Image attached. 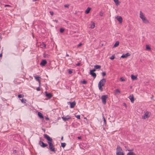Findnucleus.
I'll use <instances>...</instances> for the list:
<instances>
[{
  "mask_svg": "<svg viewBox=\"0 0 155 155\" xmlns=\"http://www.w3.org/2000/svg\"><path fill=\"white\" fill-rule=\"evenodd\" d=\"M44 138L47 139L48 140V143L49 145V148L50 150L55 152L56 150L54 146L52 143V139L47 134H44Z\"/></svg>",
  "mask_w": 155,
  "mask_h": 155,
  "instance_id": "nucleus-1",
  "label": "nucleus"
},
{
  "mask_svg": "<svg viewBox=\"0 0 155 155\" xmlns=\"http://www.w3.org/2000/svg\"><path fill=\"white\" fill-rule=\"evenodd\" d=\"M140 17L141 18L144 23L147 24L149 23V21L141 11L140 12Z\"/></svg>",
  "mask_w": 155,
  "mask_h": 155,
  "instance_id": "nucleus-2",
  "label": "nucleus"
},
{
  "mask_svg": "<svg viewBox=\"0 0 155 155\" xmlns=\"http://www.w3.org/2000/svg\"><path fill=\"white\" fill-rule=\"evenodd\" d=\"M106 81V79L103 78L98 83V86L99 89L101 91L103 90L102 87L105 84Z\"/></svg>",
  "mask_w": 155,
  "mask_h": 155,
  "instance_id": "nucleus-3",
  "label": "nucleus"
},
{
  "mask_svg": "<svg viewBox=\"0 0 155 155\" xmlns=\"http://www.w3.org/2000/svg\"><path fill=\"white\" fill-rule=\"evenodd\" d=\"M116 150L117 155H124V153L122 152V150L120 146H117Z\"/></svg>",
  "mask_w": 155,
  "mask_h": 155,
  "instance_id": "nucleus-4",
  "label": "nucleus"
},
{
  "mask_svg": "<svg viewBox=\"0 0 155 155\" xmlns=\"http://www.w3.org/2000/svg\"><path fill=\"white\" fill-rule=\"evenodd\" d=\"M150 113L148 111H146L144 112V114L143 116H142V118L143 119L148 118L150 115Z\"/></svg>",
  "mask_w": 155,
  "mask_h": 155,
  "instance_id": "nucleus-5",
  "label": "nucleus"
},
{
  "mask_svg": "<svg viewBox=\"0 0 155 155\" xmlns=\"http://www.w3.org/2000/svg\"><path fill=\"white\" fill-rule=\"evenodd\" d=\"M107 98V96L106 95H103L101 97V99L103 104H105L106 102V99Z\"/></svg>",
  "mask_w": 155,
  "mask_h": 155,
  "instance_id": "nucleus-6",
  "label": "nucleus"
},
{
  "mask_svg": "<svg viewBox=\"0 0 155 155\" xmlns=\"http://www.w3.org/2000/svg\"><path fill=\"white\" fill-rule=\"evenodd\" d=\"M40 140L39 142V144L42 147H45L47 146V144L41 141L42 139L41 138H40Z\"/></svg>",
  "mask_w": 155,
  "mask_h": 155,
  "instance_id": "nucleus-7",
  "label": "nucleus"
},
{
  "mask_svg": "<svg viewBox=\"0 0 155 155\" xmlns=\"http://www.w3.org/2000/svg\"><path fill=\"white\" fill-rule=\"evenodd\" d=\"M68 104L70 105V107L71 108H73L75 105L76 103L74 101L73 102H68Z\"/></svg>",
  "mask_w": 155,
  "mask_h": 155,
  "instance_id": "nucleus-8",
  "label": "nucleus"
},
{
  "mask_svg": "<svg viewBox=\"0 0 155 155\" xmlns=\"http://www.w3.org/2000/svg\"><path fill=\"white\" fill-rule=\"evenodd\" d=\"M62 118L64 121H65L68 120H69L71 118V117L70 116L67 115L65 117H62Z\"/></svg>",
  "mask_w": 155,
  "mask_h": 155,
  "instance_id": "nucleus-9",
  "label": "nucleus"
},
{
  "mask_svg": "<svg viewBox=\"0 0 155 155\" xmlns=\"http://www.w3.org/2000/svg\"><path fill=\"white\" fill-rule=\"evenodd\" d=\"M45 96L49 99L51 98L52 96V95L51 93H48L47 92H45Z\"/></svg>",
  "mask_w": 155,
  "mask_h": 155,
  "instance_id": "nucleus-10",
  "label": "nucleus"
},
{
  "mask_svg": "<svg viewBox=\"0 0 155 155\" xmlns=\"http://www.w3.org/2000/svg\"><path fill=\"white\" fill-rule=\"evenodd\" d=\"M47 63L46 61L45 60H43L41 62L40 64L41 66H45Z\"/></svg>",
  "mask_w": 155,
  "mask_h": 155,
  "instance_id": "nucleus-11",
  "label": "nucleus"
},
{
  "mask_svg": "<svg viewBox=\"0 0 155 155\" xmlns=\"http://www.w3.org/2000/svg\"><path fill=\"white\" fill-rule=\"evenodd\" d=\"M130 54L128 53H127L126 54H123L121 57V58H126L128 56H130Z\"/></svg>",
  "mask_w": 155,
  "mask_h": 155,
  "instance_id": "nucleus-12",
  "label": "nucleus"
},
{
  "mask_svg": "<svg viewBox=\"0 0 155 155\" xmlns=\"http://www.w3.org/2000/svg\"><path fill=\"white\" fill-rule=\"evenodd\" d=\"M117 20L120 23H121L122 22L123 19L122 17L120 16H117L116 17Z\"/></svg>",
  "mask_w": 155,
  "mask_h": 155,
  "instance_id": "nucleus-13",
  "label": "nucleus"
},
{
  "mask_svg": "<svg viewBox=\"0 0 155 155\" xmlns=\"http://www.w3.org/2000/svg\"><path fill=\"white\" fill-rule=\"evenodd\" d=\"M90 74L94 78H95L96 77V74L94 72H90Z\"/></svg>",
  "mask_w": 155,
  "mask_h": 155,
  "instance_id": "nucleus-14",
  "label": "nucleus"
},
{
  "mask_svg": "<svg viewBox=\"0 0 155 155\" xmlns=\"http://www.w3.org/2000/svg\"><path fill=\"white\" fill-rule=\"evenodd\" d=\"M130 99L132 103H133L134 102V96L133 95H131V96L130 95Z\"/></svg>",
  "mask_w": 155,
  "mask_h": 155,
  "instance_id": "nucleus-15",
  "label": "nucleus"
},
{
  "mask_svg": "<svg viewBox=\"0 0 155 155\" xmlns=\"http://www.w3.org/2000/svg\"><path fill=\"white\" fill-rule=\"evenodd\" d=\"M35 78L36 79V80L39 83V86H40L41 83H40V81L39 80V79L40 78V77L39 76H35Z\"/></svg>",
  "mask_w": 155,
  "mask_h": 155,
  "instance_id": "nucleus-16",
  "label": "nucleus"
},
{
  "mask_svg": "<svg viewBox=\"0 0 155 155\" xmlns=\"http://www.w3.org/2000/svg\"><path fill=\"white\" fill-rule=\"evenodd\" d=\"M91 9V8L90 7H88L85 11V13L86 14L89 13Z\"/></svg>",
  "mask_w": 155,
  "mask_h": 155,
  "instance_id": "nucleus-17",
  "label": "nucleus"
},
{
  "mask_svg": "<svg viewBox=\"0 0 155 155\" xmlns=\"http://www.w3.org/2000/svg\"><path fill=\"white\" fill-rule=\"evenodd\" d=\"M38 115L40 118L41 119H43L44 118V117L43 116V115L40 112H38Z\"/></svg>",
  "mask_w": 155,
  "mask_h": 155,
  "instance_id": "nucleus-18",
  "label": "nucleus"
},
{
  "mask_svg": "<svg viewBox=\"0 0 155 155\" xmlns=\"http://www.w3.org/2000/svg\"><path fill=\"white\" fill-rule=\"evenodd\" d=\"M131 78L133 80H135L137 79V76H134L133 74L131 75Z\"/></svg>",
  "mask_w": 155,
  "mask_h": 155,
  "instance_id": "nucleus-19",
  "label": "nucleus"
},
{
  "mask_svg": "<svg viewBox=\"0 0 155 155\" xmlns=\"http://www.w3.org/2000/svg\"><path fill=\"white\" fill-rule=\"evenodd\" d=\"M119 44V41H117L115 44H114V48L116 47L117 46H118Z\"/></svg>",
  "mask_w": 155,
  "mask_h": 155,
  "instance_id": "nucleus-20",
  "label": "nucleus"
},
{
  "mask_svg": "<svg viewBox=\"0 0 155 155\" xmlns=\"http://www.w3.org/2000/svg\"><path fill=\"white\" fill-rule=\"evenodd\" d=\"M94 67L96 69H99L101 68V66L99 65H95L94 66Z\"/></svg>",
  "mask_w": 155,
  "mask_h": 155,
  "instance_id": "nucleus-21",
  "label": "nucleus"
},
{
  "mask_svg": "<svg viewBox=\"0 0 155 155\" xmlns=\"http://www.w3.org/2000/svg\"><path fill=\"white\" fill-rule=\"evenodd\" d=\"M92 24L91 25V26L90 27V28L93 29L94 28L95 26V24L94 22H91Z\"/></svg>",
  "mask_w": 155,
  "mask_h": 155,
  "instance_id": "nucleus-22",
  "label": "nucleus"
},
{
  "mask_svg": "<svg viewBox=\"0 0 155 155\" xmlns=\"http://www.w3.org/2000/svg\"><path fill=\"white\" fill-rule=\"evenodd\" d=\"M127 155H136V154L133 152H128Z\"/></svg>",
  "mask_w": 155,
  "mask_h": 155,
  "instance_id": "nucleus-23",
  "label": "nucleus"
},
{
  "mask_svg": "<svg viewBox=\"0 0 155 155\" xmlns=\"http://www.w3.org/2000/svg\"><path fill=\"white\" fill-rule=\"evenodd\" d=\"M21 102L22 103H25V101H26V100L25 99L22 98L21 99Z\"/></svg>",
  "mask_w": 155,
  "mask_h": 155,
  "instance_id": "nucleus-24",
  "label": "nucleus"
},
{
  "mask_svg": "<svg viewBox=\"0 0 155 155\" xmlns=\"http://www.w3.org/2000/svg\"><path fill=\"white\" fill-rule=\"evenodd\" d=\"M66 145V143H61V146L63 148L65 147Z\"/></svg>",
  "mask_w": 155,
  "mask_h": 155,
  "instance_id": "nucleus-25",
  "label": "nucleus"
},
{
  "mask_svg": "<svg viewBox=\"0 0 155 155\" xmlns=\"http://www.w3.org/2000/svg\"><path fill=\"white\" fill-rule=\"evenodd\" d=\"M24 95L21 94H19L18 95V98L23 97H24Z\"/></svg>",
  "mask_w": 155,
  "mask_h": 155,
  "instance_id": "nucleus-26",
  "label": "nucleus"
},
{
  "mask_svg": "<svg viewBox=\"0 0 155 155\" xmlns=\"http://www.w3.org/2000/svg\"><path fill=\"white\" fill-rule=\"evenodd\" d=\"M146 48L147 50H150L151 49L150 47L148 45H146Z\"/></svg>",
  "mask_w": 155,
  "mask_h": 155,
  "instance_id": "nucleus-27",
  "label": "nucleus"
},
{
  "mask_svg": "<svg viewBox=\"0 0 155 155\" xmlns=\"http://www.w3.org/2000/svg\"><path fill=\"white\" fill-rule=\"evenodd\" d=\"M115 93L116 94H117L118 93H120V91L118 89H117L115 90Z\"/></svg>",
  "mask_w": 155,
  "mask_h": 155,
  "instance_id": "nucleus-28",
  "label": "nucleus"
},
{
  "mask_svg": "<svg viewBox=\"0 0 155 155\" xmlns=\"http://www.w3.org/2000/svg\"><path fill=\"white\" fill-rule=\"evenodd\" d=\"M114 1L116 5L118 4V0H114Z\"/></svg>",
  "mask_w": 155,
  "mask_h": 155,
  "instance_id": "nucleus-29",
  "label": "nucleus"
},
{
  "mask_svg": "<svg viewBox=\"0 0 155 155\" xmlns=\"http://www.w3.org/2000/svg\"><path fill=\"white\" fill-rule=\"evenodd\" d=\"M103 14L104 13L102 11L100 12L99 13V15L101 16H102L103 15Z\"/></svg>",
  "mask_w": 155,
  "mask_h": 155,
  "instance_id": "nucleus-30",
  "label": "nucleus"
},
{
  "mask_svg": "<svg viewBox=\"0 0 155 155\" xmlns=\"http://www.w3.org/2000/svg\"><path fill=\"white\" fill-rule=\"evenodd\" d=\"M81 83L83 84H86L87 83V81L85 80H83V81H81Z\"/></svg>",
  "mask_w": 155,
  "mask_h": 155,
  "instance_id": "nucleus-31",
  "label": "nucleus"
},
{
  "mask_svg": "<svg viewBox=\"0 0 155 155\" xmlns=\"http://www.w3.org/2000/svg\"><path fill=\"white\" fill-rule=\"evenodd\" d=\"M41 46H42V48H45L46 47V45L45 44H44L43 43L41 45Z\"/></svg>",
  "mask_w": 155,
  "mask_h": 155,
  "instance_id": "nucleus-32",
  "label": "nucleus"
},
{
  "mask_svg": "<svg viewBox=\"0 0 155 155\" xmlns=\"http://www.w3.org/2000/svg\"><path fill=\"white\" fill-rule=\"evenodd\" d=\"M75 117H77L78 119H80V115H75Z\"/></svg>",
  "mask_w": 155,
  "mask_h": 155,
  "instance_id": "nucleus-33",
  "label": "nucleus"
},
{
  "mask_svg": "<svg viewBox=\"0 0 155 155\" xmlns=\"http://www.w3.org/2000/svg\"><path fill=\"white\" fill-rule=\"evenodd\" d=\"M64 31V29L62 28H61L60 29V32L61 33H63Z\"/></svg>",
  "mask_w": 155,
  "mask_h": 155,
  "instance_id": "nucleus-34",
  "label": "nucleus"
},
{
  "mask_svg": "<svg viewBox=\"0 0 155 155\" xmlns=\"http://www.w3.org/2000/svg\"><path fill=\"white\" fill-rule=\"evenodd\" d=\"M120 80L122 81H124L125 80V79L124 78H123V77H121L120 78Z\"/></svg>",
  "mask_w": 155,
  "mask_h": 155,
  "instance_id": "nucleus-35",
  "label": "nucleus"
},
{
  "mask_svg": "<svg viewBox=\"0 0 155 155\" xmlns=\"http://www.w3.org/2000/svg\"><path fill=\"white\" fill-rule=\"evenodd\" d=\"M101 74L103 76H104L106 75V73L105 72H102L101 73Z\"/></svg>",
  "mask_w": 155,
  "mask_h": 155,
  "instance_id": "nucleus-36",
  "label": "nucleus"
},
{
  "mask_svg": "<svg viewBox=\"0 0 155 155\" xmlns=\"http://www.w3.org/2000/svg\"><path fill=\"white\" fill-rule=\"evenodd\" d=\"M103 119H104V124H106V120H105V118L104 117H103Z\"/></svg>",
  "mask_w": 155,
  "mask_h": 155,
  "instance_id": "nucleus-37",
  "label": "nucleus"
},
{
  "mask_svg": "<svg viewBox=\"0 0 155 155\" xmlns=\"http://www.w3.org/2000/svg\"><path fill=\"white\" fill-rule=\"evenodd\" d=\"M111 60H113L114 58V55L112 56L110 58Z\"/></svg>",
  "mask_w": 155,
  "mask_h": 155,
  "instance_id": "nucleus-38",
  "label": "nucleus"
},
{
  "mask_svg": "<svg viewBox=\"0 0 155 155\" xmlns=\"http://www.w3.org/2000/svg\"><path fill=\"white\" fill-rule=\"evenodd\" d=\"M96 69L94 68V69L92 70H91L90 71V72H94V71H95Z\"/></svg>",
  "mask_w": 155,
  "mask_h": 155,
  "instance_id": "nucleus-39",
  "label": "nucleus"
},
{
  "mask_svg": "<svg viewBox=\"0 0 155 155\" xmlns=\"http://www.w3.org/2000/svg\"><path fill=\"white\" fill-rule=\"evenodd\" d=\"M50 13L51 15H54V13L53 12L50 11Z\"/></svg>",
  "mask_w": 155,
  "mask_h": 155,
  "instance_id": "nucleus-40",
  "label": "nucleus"
},
{
  "mask_svg": "<svg viewBox=\"0 0 155 155\" xmlns=\"http://www.w3.org/2000/svg\"><path fill=\"white\" fill-rule=\"evenodd\" d=\"M40 85L39 86V87H38L37 89H36V90L38 91H40Z\"/></svg>",
  "mask_w": 155,
  "mask_h": 155,
  "instance_id": "nucleus-41",
  "label": "nucleus"
},
{
  "mask_svg": "<svg viewBox=\"0 0 155 155\" xmlns=\"http://www.w3.org/2000/svg\"><path fill=\"white\" fill-rule=\"evenodd\" d=\"M64 6L65 7H66V8H68L69 6V5H68V4H66V5H64Z\"/></svg>",
  "mask_w": 155,
  "mask_h": 155,
  "instance_id": "nucleus-42",
  "label": "nucleus"
},
{
  "mask_svg": "<svg viewBox=\"0 0 155 155\" xmlns=\"http://www.w3.org/2000/svg\"><path fill=\"white\" fill-rule=\"evenodd\" d=\"M68 73L69 74H71L72 73V71L71 70H70L68 71Z\"/></svg>",
  "mask_w": 155,
  "mask_h": 155,
  "instance_id": "nucleus-43",
  "label": "nucleus"
},
{
  "mask_svg": "<svg viewBox=\"0 0 155 155\" xmlns=\"http://www.w3.org/2000/svg\"><path fill=\"white\" fill-rule=\"evenodd\" d=\"M82 45V43H80L79 44H78V47H79L80 46H81Z\"/></svg>",
  "mask_w": 155,
  "mask_h": 155,
  "instance_id": "nucleus-44",
  "label": "nucleus"
},
{
  "mask_svg": "<svg viewBox=\"0 0 155 155\" xmlns=\"http://www.w3.org/2000/svg\"><path fill=\"white\" fill-rule=\"evenodd\" d=\"M5 7H10V5H5Z\"/></svg>",
  "mask_w": 155,
  "mask_h": 155,
  "instance_id": "nucleus-45",
  "label": "nucleus"
},
{
  "mask_svg": "<svg viewBox=\"0 0 155 155\" xmlns=\"http://www.w3.org/2000/svg\"><path fill=\"white\" fill-rule=\"evenodd\" d=\"M80 63H77V64H76V65L77 66H80Z\"/></svg>",
  "mask_w": 155,
  "mask_h": 155,
  "instance_id": "nucleus-46",
  "label": "nucleus"
},
{
  "mask_svg": "<svg viewBox=\"0 0 155 155\" xmlns=\"http://www.w3.org/2000/svg\"><path fill=\"white\" fill-rule=\"evenodd\" d=\"M2 53H1L0 54V57H2Z\"/></svg>",
  "mask_w": 155,
  "mask_h": 155,
  "instance_id": "nucleus-47",
  "label": "nucleus"
},
{
  "mask_svg": "<svg viewBox=\"0 0 155 155\" xmlns=\"http://www.w3.org/2000/svg\"><path fill=\"white\" fill-rule=\"evenodd\" d=\"M78 138L79 139H81V137H78Z\"/></svg>",
  "mask_w": 155,
  "mask_h": 155,
  "instance_id": "nucleus-48",
  "label": "nucleus"
},
{
  "mask_svg": "<svg viewBox=\"0 0 155 155\" xmlns=\"http://www.w3.org/2000/svg\"><path fill=\"white\" fill-rule=\"evenodd\" d=\"M54 21L57 23L58 22V21L57 20H55Z\"/></svg>",
  "mask_w": 155,
  "mask_h": 155,
  "instance_id": "nucleus-49",
  "label": "nucleus"
},
{
  "mask_svg": "<svg viewBox=\"0 0 155 155\" xmlns=\"http://www.w3.org/2000/svg\"><path fill=\"white\" fill-rule=\"evenodd\" d=\"M124 105L126 107V104L125 103H124Z\"/></svg>",
  "mask_w": 155,
  "mask_h": 155,
  "instance_id": "nucleus-50",
  "label": "nucleus"
},
{
  "mask_svg": "<svg viewBox=\"0 0 155 155\" xmlns=\"http://www.w3.org/2000/svg\"><path fill=\"white\" fill-rule=\"evenodd\" d=\"M66 56L67 57H68L69 56V55L67 54H66Z\"/></svg>",
  "mask_w": 155,
  "mask_h": 155,
  "instance_id": "nucleus-51",
  "label": "nucleus"
},
{
  "mask_svg": "<svg viewBox=\"0 0 155 155\" xmlns=\"http://www.w3.org/2000/svg\"><path fill=\"white\" fill-rule=\"evenodd\" d=\"M63 139V137H61V140H62Z\"/></svg>",
  "mask_w": 155,
  "mask_h": 155,
  "instance_id": "nucleus-52",
  "label": "nucleus"
},
{
  "mask_svg": "<svg viewBox=\"0 0 155 155\" xmlns=\"http://www.w3.org/2000/svg\"><path fill=\"white\" fill-rule=\"evenodd\" d=\"M128 151H133V150H128Z\"/></svg>",
  "mask_w": 155,
  "mask_h": 155,
  "instance_id": "nucleus-53",
  "label": "nucleus"
},
{
  "mask_svg": "<svg viewBox=\"0 0 155 155\" xmlns=\"http://www.w3.org/2000/svg\"><path fill=\"white\" fill-rule=\"evenodd\" d=\"M46 120H49V118H48V117H47V118H46Z\"/></svg>",
  "mask_w": 155,
  "mask_h": 155,
  "instance_id": "nucleus-54",
  "label": "nucleus"
},
{
  "mask_svg": "<svg viewBox=\"0 0 155 155\" xmlns=\"http://www.w3.org/2000/svg\"><path fill=\"white\" fill-rule=\"evenodd\" d=\"M14 152H15V153H16V150H15L14 151Z\"/></svg>",
  "mask_w": 155,
  "mask_h": 155,
  "instance_id": "nucleus-55",
  "label": "nucleus"
}]
</instances>
